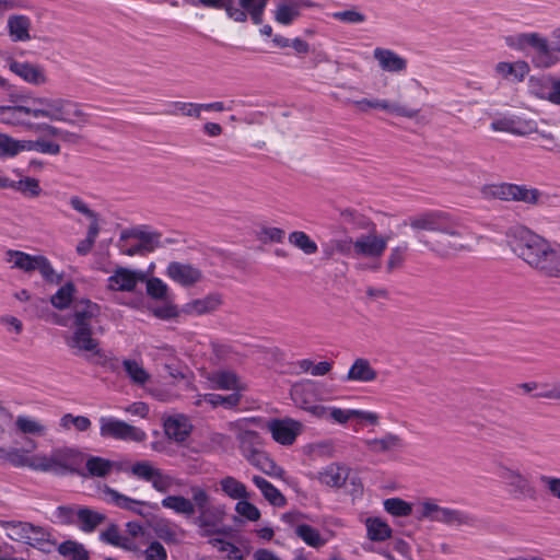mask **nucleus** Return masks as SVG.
<instances>
[{
	"label": "nucleus",
	"mask_w": 560,
	"mask_h": 560,
	"mask_svg": "<svg viewBox=\"0 0 560 560\" xmlns=\"http://www.w3.org/2000/svg\"><path fill=\"white\" fill-rule=\"evenodd\" d=\"M191 425L184 416L170 417L164 421V432L175 442H184L190 434Z\"/></svg>",
	"instance_id": "35"
},
{
	"label": "nucleus",
	"mask_w": 560,
	"mask_h": 560,
	"mask_svg": "<svg viewBox=\"0 0 560 560\" xmlns=\"http://www.w3.org/2000/svg\"><path fill=\"white\" fill-rule=\"evenodd\" d=\"M387 247V238L377 235L375 230L362 234L352 243V250L355 257L380 259Z\"/></svg>",
	"instance_id": "15"
},
{
	"label": "nucleus",
	"mask_w": 560,
	"mask_h": 560,
	"mask_svg": "<svg viewBox=\"0 0 560 560\" xmlns=\"http://www.w3.org/2000/svg\"><path fill=\"white\" fill-rule=\"evenodd\" d=\"M23 152V140L0 132V159L14 158Z\"/></svg>",
	"instance_id": "55"
},
{
	"label": "nucleus",
	"mask_w": 560,
	"mask_h": 560,
	"mask_svg": "<svg viewBox=\"0 0 560 560\" xmlns=\"http://www.w3.org/2000/svg\"><path fill=\"white\" fill-rule=\"evenodd\" d=\"M452 218L444 211H425L409 218L408 222L415 231H428L436 232L442 234L443 232H450L448 223Z\"/></svg>",
	"instance_id": "13"
},
{
	"label": "nucleus",
	"mask_w": 560,
	"mask_h": 560,
	"mask_svg": "<svg viewBox=\"0 0 560 560\" xmlns=\"http://www.w3.org/2000/svg\"><path fill=\"white\" fill-rule=\"evenodd\" d=\"M156 536L166 544H178L177 533L175 526L166 520L159 521L154 526Z\"/></svg>",
	"instance_id": "62"
},
{
	"label": "nucleus",
	"mask_w": 560,
	"mask_h": 560,
	"mask_svg": "<svg viewBox=\"0 0 560 560\" xmlns=\"http://www.w3.org/2000/svg\"><path fill=\"white\" fill-rule=\"evenodd\" d=\"M129 471L139 480L150 482L152 488L160 493H166L175 483L179 485L172 476L154 467L149 460L136 462Z\"/></svg>",
	"instance_id": "11"
},
{
	"label": "nucleus",
	"mask_w": 560,
	"mask_h": 560,
	"mask_svg": "<svg viewBox=\"0 0 560 560\" xmlns=\"http://www.w3.org/2000/svg\"><path fill=\"white\" fill-rule=\"evenodd\" d=\"M98 539L106 545L120 548L125 551H140V547L136 541L122 535L119 526L115 523L108 524V526L100 533Z\"/></svg>",
	"instance_id": "26"
},
{
	"label": "nucleus",
	"mask_w": 560,
	"mask_h": 560,
	"mask_svg": "<svg viewBox=\"0 0 560 560\" xmlns=\"http://www.w3.org/2000/svg\"><path fill=\"white\" fill-rule=\"evenodd\" d=\"M132 552L143 556L145 560H167V551L158 540L151 541L144 550L140 548V551Z\"/></svg>",
	"instance_id": "64"
},
{
	"label": "nucleus",
	"mask_w": 560,
	"mask_h": 560,
	"mask_svg": "<svg viewBox=\"0 0 560 560\" xmlns=\"http://www.w3.org/2000/svg\"><path fill=\"white\" fill-rule=\"evenodd\" d=\"M351 104L358 108L360 112H368L369 109H382L389 114L406 117V118H415L418 116L420 109L411 108L399 103H392L388 100L381 98H362L357 101H351Z\"/></svg>",
	"instance_id": "17"
},
{
	"label": "nucleus",
	"mask_w": 560,
	"mask_h": 560,
	"mask_svg": "<svg viewBox=\"0 0 560 560\" xmlns=\"http://www.w3.org/2000/svg\"><path fill=\"white\" fill-rule=\"evenodd\" d=\"M166 276L184 288H191L203 280V272L199 268L179 261L168 264Z\"/></svg>",
	"instance_id": "18"
},
{
	"label": "nucleus",
	"mask_w": 560,
	"mask_h": 560,
	"mask_svg": "<svg viewBox=\"0 0 560 560\" xmlns=\"http://www.w3.org/2000/svg\"><path fill=\"white\" fill-rule=\"evenodd\" d=\"M35 107H31L32 117L48 118L51 121H63L70 125L75 122V118L82 122L88 121V115L80 109V106L65 98L39 97L33 102Z\"/></svg>",
	"instance_id": "4"
},
{
	"label": "nucleus",
	"mask_w": 560,
	"mask_h": 560,
	"mask_svg": "<svg viewBox=\"0 0 560 560\" xmlns=\"http://www.w3.org/2000/svg\"><path fill=\"white\" fill-rule=\"evenodd\" d=\"M508 237L512 252L538 275L560 279V244L523 225L511 228Z\"/></svg>",
	"instance_id": "1"
},
{
	"label": "nucleus",
	"mask_w": 560,
	"mask_h": 560,
	"mask_svg": "<svg viewBox=\"0 0 560 560\" xmlns=\"http://www.w3.org/2000/svg\"><path fill=\"white\" fill-rule=\"evenodd\" d=\"M529 67L525 61L511 62H499L495 66V72L502 78L513 77L516 81H522L528 73Z\"/></svg>",
	"instance_id": "46"
},
{
	"label": "nucleus",
	"mask_w": 560,
	"mask_h": 560,
	"mask_svg": "<svg viewBox=\"0 0 560 560\" xmlns=\"http://www.w3.org/2000/svg\"><path fill=\"white\" fill-rule=\"evenodd\" d=\"M289 243L301 249L305 255H313L317 253V244L303 231H294L289 234Z\"/></svg>",
	"instance_id": "52"
},
{
	"label": "nucleus",
	"mask_w": 560,
	"mask_h": 560,
	"mask_svg": "<svg viewBox=\"0 0 560 560\" xmlns=\"http://www.w3.org/2000/svg\"><path fill=\"white\" fill-rule=\"evenodd\" d=\"M242 455L255 467L267 475H278L282 469L262 451V441L258 432L242 430L237 434Z\"/></svg>",
	"instance_id": "6"
},
{
	"label": "nucleus",
	"mask_w": 560,
	"mask_h": 560,
	"mask_svg": "<svg viewBox=\"0 0 560 560\" xmlns=\"http://www.w3.org/2000/svg\"><path fill=\"white\" fill-rule=\"evenodd\" d=\"M60 427L65 430H69L74 427L80 432H85L91 428V420L85 416H73L72 413H66L60 418Z\"/></svg>",
	"instance_id": "60"
},
{
	"label": "nucleus",
	"mask_w": 560,
	"mask_h": 560,
	"mask_svg": "<svg viewBox=\"0 0 560 560\" xmlns=\"http://www.w3.org/2000/svg\"><path fill=\"white\" fill-rule=\"evenodd\" d=\"M60 556L69 560H90V552L83 544L77 540H65L57 546Z\"/></svg>",
	"instance_id": "41"
},
{
	"label": "nucleus",
	"mask_w": 560,
	"mask_h": 560,
	"mask_svg": "<svg viewBox=\"0 0 560 560\" xmlns=\"http://www.w3.org/2000/svg\"><path fill=\"white\" fill-rule=\"evenodd\" d=\"M295 535L312 548H320L326 544L320 533L308 524H298L294 528Z\"/></svg>",
	"instance_id": "47"
},
{
	"label": "nucleus",
	"mask_w": 560,
	"mask_h": 560,
	"mask_svg": "<svg viewBox=\"0 0 560 560\" xmlns=\"http://www.w3.org/2000/svg\"><path fill=\"white\" fill-rule=\"evenodd\" d=\"M349 472V467L331 463L318 471L317 479L322 485L327 487L341 488L348 479Z\"/></svg>",
	"instance_id": "29"
},
{
	"label": "nucleus",
	"mask_w": 560,
	"mask_h": 560,
	"mask_svg": "<svg viewBox=\"0 0 560 560\" xmlns=\"http://www.w3.org/2000/svg\"><path fill=\"white\" fill-rule=\"evenodd\" d=\"M100 434L103 438L137 443H141L147 440V433L142 429L114 417L100 418Z\"/></svg>",
	"instance_id": "10"
},
{
	"label": "nucleus",
	"mask_w": 560,
	"mask_h": 560,
	"mask_svg": "<svg viewBox=\"0 0 560 560\" xmlns=\"http://www.w3.org/2000/svg\"><path fill=\"white\" fill-rule=\"evenodd\" d=\"M5 189L10 188L13 189L20 194H22L24 197L28 198H37L42 195V187L39 184V180L34 177H23L19 180H12L8 178L7 183H4Z\"/></svg>",
	"instance_id": "37"
},
{
	"label": "nucleus",
	"mask_w": 560,
	"mask_h": 560,
	"mask_svg": "<svg viewBox=\"0 0 560 560\" xmlns=\"http://www.w3.org/2000/svg\"><path fill=\"white\" fill-rule=\"evenodd\" d=\"M30 20L25 15H13L8 20L9 34L13 42H26L30 36Z\"/></svg>",
	"instance_id": "40"
},
{
	"label": "nucleus",
	"mask_w": 560,
	"mask_h": 560,
	"mask_svg": "<svg viewBox=\"0 0 560 560\" xmlns=\"http://www.w3.org/2000/svg\"><path fill=\"white\" fill-rule=\"evenodd\" d=\"M540 195V191L536 188H527L525 185L515 184L512 201L536 205Z\"/></svg>",
	"instance_id": "61"
},
{
	"label": "nucleus",
	"mask_w": 560,
	"mask_h": 560,
	"mask_svg": "<svg viewBox=\"0 0 560 560\" xmlns=\"http://www.w3.org/2000/svg\"><path fill=\"white\" fill-rule=\"evenodd\" d=\"M143 280L141 272L126 267H118L107 279V288L112 291L131 292L139 281Z\"/></svg>",
	"instance_id": "21"
},
{
	"label": "nucleus",
	"mask_w": 560,
	"mask_h": 560,
	"mask_svg": "<svg viewBox=\"0 0 560 560\" xmlns=\"http://www.w3.org/2000/svg\"><path fill=\"white\" fill-rule=\"evenodd\" d=\"M208 381L214 389L232 390L241 394L247 389V385L233 371L219 370L209 374Z\"/></svg>",
	"instance_id": "23"
},
{
	"label": "nucleus",
	"mask_w": 560,
	"mask_h": 560,
	"mask_svg": "<svg viewBox=\"0 0 560 560\" xmlns=\"http://www.w3.org/2000/svg\"><path fill=\"white\" fill-rule=\"evenodd\" d=\"M224 512L220 506H214L207 512H201L195 518V524L200 529V535L203 537L211 536L218 530L217 526L221 523Z\"/></svg>",
	"instance_id": "33"
},
{
	"label": "nucleus",
	"mask_w": 560,
	"mask_h": 560,
	"mask_svg": "<svg viewBox=\"0 0 560 560\" xmlns=\"http://www.w3.org/2000/svg\"><path fill=\"white\" fill-rule=\"evenodd\" d=\"M40 256L42 255L33 256L21 250L9 249L5 253V260L12 264V268L31 272L36 270Z\"/></svg>",
	"instance_id": "38"
},
{
	"label": "nucleus",
	"mask_w": 560,
	"mask_h": 560,
	"mask_svg": "<svg viewBox=\"0 0 560 560\" xmlns=\"http://www.w3.org/2000/svg\"><path fill=\"white\" fill-rule=\"evenodd\" d=\"M220 488L225 495L233 500L249 499L246 486L232 476H226L220 480Z\"/></svg>",
	"instance_id": "45"
},
{
	"label": "nucleus",
	"mask_w": 560,
	"mask_h": 560,
	"mask_svg": "<svg viewBox=\"0 0 560 560\" xmlns=\"http://www.w3.org/2000/svg\"><path fill=\"white\" fill-rule=\"evenodd\" d=\"M419 520H429L431 522H439L450 526H468L474 527L477 524V518L468 512L440 506L432 501H424L420 505Z\"/></svg>",
	"instance_id": "8"
},
{
	"label": "nucleus",
	"mask_w": 560,
	"mask_h": 560,
	"mask_svg": "<svg viewBox=\"0 0 560 560\" xmlns=\"http://www.w3.org/2000/svg\"><path fill=\"white\" fill-rule=\"evenodd\" d=\"M130 236L137 238L142 248L147 249L148 253L153 252L160 245L161 234L158 232L132 229Z\"/></svg>",
	"instance_id": "54"
},
{
	"label": "nucleus",
	"mask_w": 560,
	"mask_h": 560,
	"mask_svg": "<svg viewBox=\"0 0 560 560\" xmlns=\"http://www.w3.org/2000/svg\"><path fill=\"white\" fill-rule=\"evenodd\" d=\"M190 493L191 499L183 495H167L162 500L161 504L163 508L185 517H191L196 512L199 514L214 508L211 504V497L205 488L191 486Z\"/></svg>",
	"instance_id": "7"
},
{
	"label": "nucleus",
	"mask_w": 560,
	"mask_h": 560,
	"mask_svg": "<svg viewBox=\"0 0 560 560\" xmlns=\"http://www.w3.org/2000/svg\"><path fill=\"white\" fill-rule=\"evenodd\" d=\"M384 510L394 516H409L412 505L400 498H389L384 501Z\"/></svg>",
	"instance_id": "59"
},
{
	"label": "nucleus",
	"mask_w": 560,
	"mask_h": 560,
	"mask_svg": "<svg viewBox=\"0 0 560 560\" xmlns=\"http://www.w3.org/2000/svg\"><path fill=\"white\" fill-rule=\"evenodd\" d=\"M15 425L24 434L43 436L47 432V427L44 423L27 416H19Z\"/></svg>",
	"instance_id": "50"
},
{
	"label": "nucleus",
	"mask_w": 560,
	"mask_h": 560,
	"mask_svg": "<svg viewBox=\"0 0 560 560\" xmlns=\"http://www.w3.org/2000/svg\"><path fill=\"white\" fill-rule=\"evenodd\" d=\"M98 304L88 299L77 300L72 306V326L92 327L93 322L100 316Z\"/></svg>",
	"instance_id": "22"
},
{
	"label": "nucleus",
	"mask_w": 560,
	"mask_h": 560,
	"mask_svg": "<svg viewBox=\"0 0 560 560\" xmlns=\"http://www.w3.org/2000/svg\"><path fill=\"white\" fill-rule=\"evenodd\" d=\"M268 0H240L241 10L245 11L246 15L250 16L254 24L258 25L262 22L264 11Z\"/></svg>",
	"instance_id": "53"
},
{
	"label": "nucleus",
	"mask_w": 560,
	"mask_h": 560,
	"mask_svg": "<svg viewBox=\"0 0 560 560\" xmlns=\"http://www.w3.org/2000/svg\"><path fill=\"white\" fill-rule=\"evenodd\" d=\"M54 515L60 525L75 526L85 534L94 533L107 520L106 514L78 504L59 505Z\"/></svg>",
	"instance_id": "5"
},
{
	"label": "nucleus",
	"mask_w": 560,
	"mask_h": 560,
	"mask_svg": "<svg viewBox=\"0 0 560 560\" xmlns=\"http://www.w3.org/2000/svg\"><path fill=\"white\" fill-rule=\"evenodd\" d=\"M100 492H101L102 499L106 503L113 504V505H115L119 509L126 510V511L133 512L140 516H145V513L143 512V510L139 508L140 505L141 506H150L153 509L158 508V505L155 503L150 504L147 501H141V500H136V499L129 498L106 485H104L102 488H100Z\"/></svg>",
	"instance_id": "19"
},
{
	"label": "nucleus",
	"mask_w": 560,
	"mask_h": 560,
	"mask_svg": "<svg viewBox=\"0 0 560 560\" xmlns=\"http://www.w3.org/2000/svg\"><path fill=\"white\" fill-rule=\"evenodd\" d=\"M115 466H118L117 462L101 456H89L85 462L86 472L79 469L77 474L82 477L105 478L113 471Z\"/></svg>",
	"instance_id": "34"
},
{
	"label": "nucleus",
	"mask_w": 560,
	"mask_h": 560,
	"mask_svg": "<svg viewBox=\"0 0 560 560\" xmlns=\"http://www.w3.org/2000/svg\"><path fill=\"white\" fill-rule=\"evenodd\" d=\"M241 398L242 395L238 393H232L226 396L209 393L202 395L201 398L197 401V405H200L201 401H205L212 407L223 406L226 409H232L238 406Z\"/></svg>",
	"instance_id": "49"
},
{
	"label": "nucleus",
	"mask_w": 560,
	"mask_h": 560,
	"mask_svg": "<svg viewBox=\"0 0 560 560\" xmlns=\"http://www.w3.org/2000/svg\"><path fill=\"white\" fill-rule=\"evenodd\" d=\"M122 365L126 371V374L133 384L142 386L147 383V381L150 377L149 373L136 360L125 359L122 361Z\"/></svg>",
	"instance_id": "56"
},
{
	"label": "nucleus",
	"mask_w": 560,
	"mask_h": 560,
	"mask_svg": "<svg viewBox=\"0 0 560 560\" xmlns=\"http://www.w3.org/2000/svg\"><path fill=\"white\" fill-rule=\"evenodd\" d=\"M222 305V295L210 293L201 299L192 300L184 305V313L188 315H205L217 311Z\"/></svg>",
	"instance_id": "31"
},
{
	"label": "nucleus",
	"mask_w": 560,
	"mask_h": 560,
	"mask_svg": "<svg viewBox=\"0 0 560 560\" xmlns=\"http://www.w3.org/2000/svg\"><path fill=\"white\" fill-rule=\"evenodd\" d=\"M2 527L11 540L26 544L44 552H49L57 545L49 527L22 521H5Z\"/></svg>",
	"instance_id": "3"
},
{
	"label": "nucleus",
	"mask_w": 560,
	"mask_h": 560,
	"mask_svg": "<svg viewBox=\"0 0 560 560\" xmlns=\"http://www.w3.org/2000/svg\"><path fill=\"white\" fill-rule=\"evenodd\" d=\"M165 115L171 116H187V117H200V106L198 103L189 102H171L167 105V109L164 112Z\"/></svg>",
	"instance_id": "51"
},
{
	"label": "nucleus",
	"mask_w": 560,
	"mask_h": 560,
	"mask_svg": "<svg viewBox=\"0 0 560 560\" xmlns=\"http://www.w3.org/2000/svg\"><path fill=\"white\" fill-rule=\"evenodd\" d=\"M66 343L74 354H101L100 342L93 338L92 327L72 326V332L66 339Z\"/></svg>",
	"instance_id": "16"
},
{
	"label": "nucleus",
	"mask_w": 560,
	"mask_h": 560,
	"mask_svg": "<svg viewBox=\"0 0 560 560\" xmlns=\"http://www.w3.org/2000/svg\"><path fill=\"white\" fill-rule=\"evenodd\" d=\"M373 57L385 72L400 73L407 69V60L392 49L376 47Z\"/></svg>",
	"instance_id": "27"
},
{
	"label": "nucleus",
	"mask_w": 560,
	"mask_h": 560,
	"mask_svg": "<svg viewBox=\"0 0 560 560\" xmlns=\"http://www.w3.org/2000/svg\"><path fill=\"white\" fill-rule=\"evenodd\" d=\"M491 128L494 131L509 132L521 137L537 132V124L535 121L520 117H509L494 120L491 124Z\"/></svg>",
	"instance_id": "24"
},
{
	"label": "nucleus",
	"mask_w": 560,
	"mask_h": 560,
	"mask_svg": "<svg viewBox=\"0 0 560 560\" xmlns=\"http://www.w3.org/2000/svg\"><path fill=\"white\" fill-rule=\"evenodd\" d=\"M448 229L450 232H443L440 240L431 247L433 252L441 256L467 248V244H465L466 229L453 220L448 223Z\"/></svg>",
	"instance_id": "14"
},
{
	"label": "nucleus",
	"mask_w": 560,
	"mask_h": 560,
	"mask_svg": "<svg viewBox=\"0 0 560 560\" xmlns=\"http://www.w3.org/2000/svg\"><path fill=\"white\" fill-rule=\"evenodd\" d=\"M368 537L372 541H384L392 536L390 526L380 517H369L365 521Z\"/></svg>",
	"instance_id": "44"
},
{
	"label": "nucleus",
	"mask_w": 560,
	"mask_h": 560,
	"mask_svg": "<svg viewBox=\"0 0 560 560\" xmlns=\"http://www.w3.org/2000/svg\"><path fill=\"white\" fill-rule=\"evenodd\" d=\"M195 5L205 8L223 9L226 15L235 22L244 23L247 21L245 11L235 7L233 0H197Z\"/></svg>",
	"instance_id": "36"
},
{
	"label": "nucleus",
	"mask_w": 560,
	"mask_h": 560,
	"mask_svg": "<svg viewBox=\"0 0 560 560\" xmlns=\"http://www.w3.org/2000/svg\"><path fill=\"white\" fill-rule=\"evenodd\" d=\"M254 485L260 490L264 498L275 506H283L287 503L284 495L267 479L261 476L253 477Z\"/></svg>",
	"instance_id": "39"
},
{
	"label": "nucleus",
	"mask_w": 560,
	"mask_h": 560,
	"mask_svg": "<svg viewBox=\"0 0 560 560\" xmlns=\"http://www.w3.org/2000/svg\"><path fill=\"white\" fill-rule=\"evenodd\" d=\"M408 246L402 244L390 249L386 261V272L392 273L395 270L402 268L406 260V253Z\"/></svg>",
	"instance_id": "58"
},
{
	"label": "nucleus",
	"mask_w": 560,
	"mask_h": 560,
	"mask_svg": "<svg viewBox=\"0 0 560 560\" xmlns=\"http://www.w3.org/2000/svg\"><path fill=\"white\" fill-rule=\"evenodd\" d=\"M35 151L42 154L58 155L61 151L59 143L38 138L36 140H23V152Z\"/></svg>",
	"instance_id": "48"
},
{
	"label": "nucleus",
	"mask_w": 560,
	"mask_h": 560,
	"mask_svg": "<svg viewBox=\"0 0 560 560\" xmlns=\"http://www.w3.org/2000/svg\"><path fill=\"white\" fill-rule=\"evenodd\" d=\"M0 457L14 467H30L32 469L33 457H27L18 448H0Z\"/></svg>",
	"instance_id": "57"
},
{
	"label": "nucleus",
	"mask_w": 560,
	"mask_h": 560,
	"mask_svg": "<svg viewBox=\"0 0 560 560\" xmlns=\"http://www.w3.org/2000/svg\"><path fill=\"white\" fill-rule=\"evenodd\" d=\"M9 69L30 84L42 85L47 82L45 70L39 65L11 60L9 62Z\"/></svg>",
	"instance_id": "25"
},
{
	"label": "nucleus",
	"mask_w": 560,
	"mask_h": 560,
	"mask_svg": "<svg viewBox=\"0 0 560 560\" xmlns=\"http://www.w3.org/2000/svg\"><path fill=\"white\" fill-rule=\"evenodd\" d=\"M364 445L370 452L382 454L402 448L404 440L400 435L388 432L381 438L365 440Z\"/></svg>",
	"instance_id": "32"
},
{
	"label": "nucleus",
	"mask_w": 560,
	"mask_h": 560,
	"mask_svg": "<svg viewBox=\"0 0 560 560\" xmlns=\"http://www.w3.org/2000/svg\"><path fill=\"white\" fill-rule=\"evenodd\" d=\"M515 184L501 183L486 187L485 192L493 198L512 201Z\"/></svg>",
	"instance_id": "63"
},
{
	"label": "nucleus",
	"mask_w": 560,
	"mask_h": 560,
	"mask_svg": "<svg viewBox=\"0 0 560 560\" xmlns=\"http://www.w3.org/2000/svg\"><path fill=\"white\" fill-rule=\"evenodd\" d=\"M84 462V454L75 448L60 447L49 455H36L33 457L32 469L55 475L79 472Z\"/></svg>",
	"instance_id": "2"
},
{
	"label": "nucleus",
	"mask_w": 560,
	"mask_h": 560,
	"mask_svg": "<svg viewBox=\"0 0 560 560\" xmlns=\"http://www.w3.org/2000/svg\"><path fill=\"white\" fill-rule=\"evenodd\" d=\"M377 378V372L372 368L370 361L358 358L353 361L348 373L342 377L343 382L371 383Z\"/></svg>",
	"instance_id": "30"
},
{
	"label": "nucleus",
	"mask_w": 560,
	"mask_h": 560,
	"mask_svg": "<svg viewBox=\"0 0 560 560\" xmlns=\"http://www.w3.org/2000/svg\"><path fill=\"white\" fill-rule=\"evenodd\" d=\"M32 116L31 107L16 105V106H0V122L14 126L33 128L30 121Z\"/></svg>",
	"instance_id": "28"
},
{
	"label": "nucleus",
	"mask_w": 560,
	"mask_h": 560,
	"mask_svg": "<svg viewBox=\"0 0 560 560\" xmlns=\"http://www.w3.org/2000/svg\"><path fill=\"white\" fill-rule=\"evenodd\" d=\"M498 477L506 487L508 493L516 500H536L537 489L529 476L523 474L518 468L500 465Z\"/></svg>",
	"instance_id": "9"
},
{
	"label": "nucleus",
	"mask_w": 560,
	"mask_h": 560,
	"mask_svg": "<svg viewBox=\"0 0 560 560\" xmlns=\"http://www.w3.org/2000/svg\"><path fill=\"white\" fill-rule=\"evenodd\" d=\"M301 15L300 3L282 1L275 10V20L281 25H291Z\"/></svg>",
	"instance_id": "42"
},
{
	"label": "nucleus",
	"mask_w": 560,
	"mask_h": 560,
	"mask_svg": "<svg viewBox=\"0 0 560 560\" xmlns=\"http://www.w3.org/2000/svg\"><path fill=\"white\" fill-rule=\"evenodd\" d=\"M77 292V288L73 282L69 281L61 285L55 294L50 298L51 305L60 311L68 308L74 300V294Z\"/></svg>",
	"instance_id": "43"
},
{
	"label": "nucleus",
	"mask_w": 560,
	"mask_h": 560,
	"mask_svg": "<svg viewBox=\"0 0 560 560\" xmlns=\"http://www.w3.org/2000/svg\"><path fill=\"white\" fill-rule=\"evenodd\" d=\"M267 428L276 442L282 445H291L301 432L302 424L289 418L272 419L268 421Z\"/></svg>",
	"instance_id": "20"
},
{
	"label": "nucleus",
	"mask_w": 560,
	"mask_h": 560,
	"mask_svg": "<svg viewBox=\"0 0 560 560\" xmlns=\"http://www.w3.org/2000/svg\"><path fill=\"white\" fill-rule=\"evenodd\" d=\"M521 40L534 49L532 60L538 68H550L558 62L556 49L548 44V40L537 33L523 34Z\"/></svg>",
	"instance_id": "12"
}]
</instances>
